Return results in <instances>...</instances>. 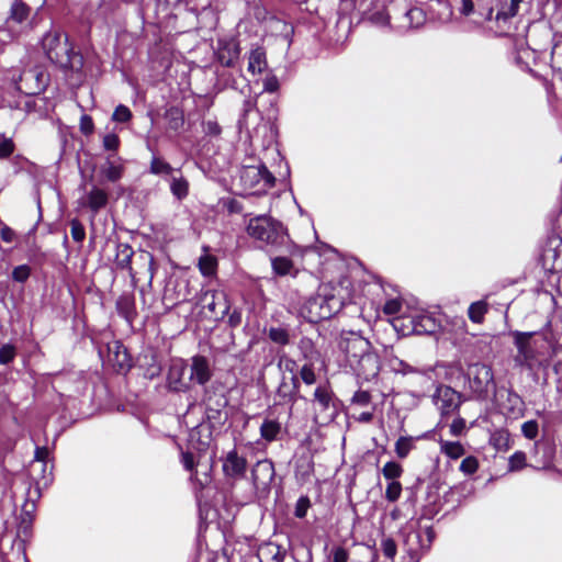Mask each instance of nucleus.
I'll return each instance as SVG.
<instances>
[{
  "label": "nucleus",
  "instance_id": "nucleus-9",
  "mask_svg": "<svg viewBox=\"0 0 562 562\" xmlns=\"http://www.w3.org/2000/svg\"><path fill=\"white\" fill-rule=\"evenodd\" d=\"M426 542L423 539V535L419 531H408L405 535L404 548L407 553L406 562H419L424 552L427 551L434 539L435 531L432 527L425 529Z\"/></svg>",
  "mask_w": 562,
  "mask_h": 562
},
{
  "label": "nucleus",
  "instance_id": "nucleus-39",
  "mask_svg": "<svg viewBox=\"0 0 562 562\" xmlns=\"http://www.w3.org/2000/svg\"><path fill=\"white\" fill-rule=\"evenodd\" d=\"M116 310L128 323H132L136 316L135 302L130 296H121L116 302Z\"/></svg>",
  "mask_w": 562,
  "mask_h": 562
},
{
  "label": "nucleus",
  "instance_id": "nucleus-10",
  "mask_svg": "<svg viewBox=\"0 0 562 562\" xmlns=\"http://www.w3.org/2000/svg\"><path fill=\"white\" fill-rule=\"evenodd\" d=\"M15 89L26 95L42 93L47 87V76L37 68L24 70L19 79L13 78Z\"/></svg>",
  "mask_w": 562,
  "mask_h": 562
},
{
  "label": "nucleus",
  "instance_id": "nucleus-21",
  "mask_svg": "<svg viewBox=\"0 0 562 562\" xmlns=\"http://www.w3.org/2000/svg\"><path fill=\"white\" fill-rule=\"evenodd\" d=\"M222 468L225 476L236 480L243 479L247 471V460L233 449L223 459Z\"/></svg>",
  "mask_w": 562,
  "mask_h": 562
},
{
  "label": "nucleus",
  "instance_id": "nucleus-40",
  "mask_svg": "<svg viewBox=\"0 0 562 562\" xmlns=\"http://www.w3.org/2000/svg\"><path fill=\"white\" fill-rule=\"evenodd\" d=\"M488 311V304L484 300H480L470 304L468 308L469 319L474 324H482L484 316Z\"/></svg>",
  "mask_w": 562,
  "mask_h": 562
},
{
  "label": "nucleus",
  "instance_id": "nucleus-27",
  "mask_svg": "<svg viewBox=\"0 0 562 562\" xmlns=\"http://www.w3.org/2000/svg\"><path fill=\"white\" fill-rule=\"evenodd\" d=\"M257 555L260 562H283L285 550L274 542H265L259 547Z\"/></svg>",
  "mask_w": 562,
  "mask_h": 562
},
{
  "label": "nucleus",
  "instance_id": "nucleus-57",
  "mask_svg": "<svg viewBox=\"0 0 562 562\" xmlns=\"http://www.w3.org/2000/svg\"><path fill=\"white\" fill-rule=\"evenodd\" d=\"M202 131L206 136L217 137L222 133V127L216 120H204L202 122Z\"/></svg>",
  "mask_w": 562,
  "mask_h": 562
},
{
  "label": "nucleus",
  "instance_id": "nucleus-58",
  "mask_svg": "<svg viewBox=\"0 0 562 562\" xmlns=\"http://www.w3.org/2000/svg\"><path fill=\"white\" fill-rule=\"evenodd\" d=\"M402 493V484L398 481H391L385 490L386 501L394 503L396 502Z\"/></svg>",
  "mask_w": 562,
  "mask_h": 562
},
{
  "label": "nucleus",
  "instance_id": "nucleus-52",
  "mask_svg": "<svg viewBox=\"0 0 562 562\" xmlns=\"http://www.w3.org/2000/svg\"><path fill=\"white\" fill-rule=\"evenodd\" d=\"M132 116L133 114L130 108L124 104H119L113 111L112 121L116 123H126L131 121Z\"/></svg>",
  "mask_w": 562,
  "mask_h": 562
},
{
  "label": "nucleus",
  "instance_id": "nucleus-59",
  "mask_svg": "<svg viewBox=\"0 0 562 562\" xmlns=\"http://www.w3.org/2000/svg\"><path fill=\"white\" fill-rule=\"evenodd\" d=\"M412 449V441L408 437H400L395 442V452L398 458H406Z\"/></svg>",
  "mask_w": 562,
  "mask_h": 562
},
{
  "label": "nucleus",
  "instance_id": "nucleus-19",
  "mask_svg": "<svg viewBox=\"0 0 562 562\" xmlns=\"http://www.w3.org/2000/svg\"><path fill=\"white\" fill-rule=\"evenodd\" d=\"M216 87L218 90L232 89L244 93V88L248 87V81L240 69L234 71L231 70V68L223 67L222 69L216 70Z\"/></svg>",
  "mask_w": 562,
  "mask_h": 562
},
{
  "label": "nucleus",
  "instance_id": "nucleus-64",
  "mask_svg": "<svg viewBox=\"0 0 562 562\" xmlns=\"http://www.w3.org/2000/svg\"><path fill=\"white\" fill-rule=\"evenodd\" d=\"M331 562H348L349 552L341 546L334 547L330 552Z\"/></svg>",
  "mask_w": 562,
  "mask_h": 562
},
{
  "label": "nucleus",
  "instance_id": "nucleus-60",
  "mask_svg": "<svg viewBox=\"0 0 562 562\" xmlns=\"http://www.w3.org/2000/svg\"><path fill=\"white\" fill-rule=\"evenodd\" d=\"M310 506H311L310 498L307 496H301L296 501L295 508H294V516L300 519L304 518L307 514Z\"/></svg>",
  "mask_w": 562,
  "mask_h": 562
},
{
  "label": "nucleus",
  "instance_id": "nucleus-56",
  "mask_svg": "<svg viewBox=\"0 0 562 562\" xmlns=\"http://www.w3.org/2000/svg\"><path fill=\"white\" fill-rule=\"evenodd\" d=\"M526 467V453L516 451L513 453L508 461L509 471H518Z\"/></svg>",
  "mask_w": 562,
  "mask_h": 562
},
{
  "label": "nucleus",
  "instance_id": "nucleus-12",
  "mask_svg": "<svg viewBox=\"0 0 562 562\" xmlns=\"http://www.w3.org/2000/svg\"><path fill=\"white\" fill-rule=\"evenodd\" d=\"M202 308L209 312L210 318L214 321L223 319L231 310V304L224 291L206 290L201 299Z\"/></svg>",
  "mask_w": 562,
  "mask_h": 562
},
{
  "label": "nucleus",
  "instance_id": "nucleus-44",
  "mask_svg": "<svg viewBox=\"0 0 562 562\" xmlns=\"http://www.w3.org/2000/svg\"><path fill=\"white\" fill-rule=\"evenodd\" d=\"M205 415L211 428L223 425L227 419L225 409L205 407Z\"/></svg>",
  "mask_w": 562,
  "mask_h": 562
},
{
  "label": "nucleus",
  "instance_id": "nucleus-25",
  "mask_svg": "<svg viewBox=\"0 0 562 562\" xmlns=\"http://www.w3.org/2000/svg\"><path fill=\"white\" fill-rule=\"evenodd\" d=\"M125 168L120 157L110 155L100 167L101 176L109 182L115 183L122 179Z\"/></svg>",
  "mask_w": 562,
  "mask_h": 562
},
{
  "label": "nucleus",
  "instance_id": "nucleus-18",
  "mask_svg": "<svg viewBox=\"0 0 562 562\" xmlns=\"http://www.w3.org/2000/svg\"><path fill=\"white\" fill-rule=\"evenodd\" d=\"M356 374L364 381H371L376 378L380 372L379 356L372 350L368 351L360 359H356L353 367H351Z\"/></svg>",
  "mask_w": 562,
  "mask_h": 562
},
{
  "label": "nucleus",
  "instance_id": "nucleus-8",
  "mask_svg": "<svg viewBox=\"0 0 562 562\" xmlns=\"http://www.w3.org/2000/svg\"><path fill=\"white\" fill-rule=\"evenodd\" d=\"M536 334V331L519 330L510 333L514 338V345L517 349V355L514 357L516 366L531 368L533 361L537 360L538 350L536 341L532 340Z\"/></svg>",
  "mask_w": 562,
  "mask_h": 562
},
{
  "label": "nucleus",
  "instance_id": "nucleus-16",
  "mask_svg": "<svg viewBox=\"0 0 562 562\" xmlns=\"http://www.w3.org/2000/svg\"><path fill=\"white\" fill-rule=\"evenodd\" d=\"M339 347L346 353V359L350 367H353L356 359H360L364 353L371 350L370 341L356 334L342 338L339 342Z\"/></svg>",
  "mask_w": 562,
  "mask_h": 562
},
{
  "label": "nucleus",
  "instance_id": "nucleus-54",
  "mask_svg": "<svg viewBox=\"0 0 562 562\" xmlns=\"http://www.w3.org/2000/svg\"><path fill=\"white\" fill-rule=\"evenodd\" d=\"M31 276V268L29 265H20L14 267L11 273V278L13 281L19 283H24Z\"/></svg>",
  "mask_w": 562,
  "mask_h": 562
},
{
  "label": "nucleus",
  "instance_id": "nucleus-7",
  "mask_svg": "<svg viewBox=\"0 0 562 562\" xmlns=\"http://www.w3.org/2000/svg\"><path fill=\"white\" fill-rule=\"evenodd\" d=\"M239 181L245 190L260 193L274 186L276 178L265 164L244 166L239 171Z\"/></svg>",
  "mask_w": 562,
  "mask_h": 562
},
{
  "label": "nucleus",
  "instance_id": "nucleus-28",
  "mask_svg": "<svg viewBox=\"0 0 562 562\" xmlns=\"http://www.w3.org/2000/svg\"><path fill=\"white\" fill-rule=\"evenodd\" d=\"M108 202V193L103 189L92 187V189L87 193L85 205L90 209L93 218L101 209L106 206Z\"/></svg>",
  "mask_w": 562,
  "mask_h": 562
},
{
  "label": "nucleus",
  "instance_id": "nucleus-24",
  "mask_svg": "<svg viewBox=\"0 0 562 562\" xmlns=\"http://www.w3.org/2000/svg\"><path fill=\"white\" fill-rule=\"evenodd\" d=\"M371 7L363 10L362 19L376 26H386L390 23V16L386 13L385 4L380 0H372Z\"/></svg>",
  "mask_w": 562,
  "mask_h": 562
},
{
  "label": "nucleus",
  "instance_id": "nucleus-43",
  "mask_svg": "<svg viewBox=\"0 0 562 562\" xmlns=\"http://www.w3.org/2000/svg\"><path fill=\"white\" fill-rule=\"evenodd\" d=\"M257 112V100L255 98H247L244 100L241 113L238 120L239 128L248 127V117L251 113Z\"/></svg>",
  "mask_w": 562,
  "mask_h": 562
},
{
  "label": "nucleus",
  "instance_id": "nucleus-55",
  "mask_svg": "<svg viewBox=\"0 0 562 562\" xmlns=\"http://www.w3.org/2000/svg\"><path fill=\"white\" fill-rule=\"evenodd\" d=\"M459 469L463 474L472 475L479 469V460L473 456H469L461 461Z\"/></svg>",
  "mask_w": 562,
  "mask_h": 562
},
{
  "label": "nucleus",
  "instance_id": "nucleus-22",
  "mask_svg": "<svg viewBox=\"0 0 562 562\" xmlns=\"http://www.w3.org/2000/svg\"><path fill=\"white\" fill-rule=\"evenodd\" d=\"M412 331L416 335H431L440 327L436 317L426 312H416L408 317Z\"/></svg>",
  "mask_w": 562,
  "mask_h": 562
},
{
  "label": "nucleus",
  "instance_id": "nucleus-30",
  "mask_svg": "<svg viewBox=\"0 0 562 562\" xmlns=\"http://www.w3.org/2000/svg\"><path fill=\"white\" fill-rule=\"evenodd\" d=\"M179 168H173L165 158L153 155L149 164V173L168 180Z\"/></svg>",
  "mask_w": 562,
  "mask_h": 562
},
{
  "label": "nucleus",
  "instance_id": "nucleus-26",
  "mask_svg": "<svg viewBox=\"0 0 562 562\" xmlns=\"http://www.w3.org/2000/svg\"><path fill=\"white\" fill-rule=\"evenodd\" d=\"M521 2L522 0L499 1L495 22L501 26L508 25L510 20L518 14Z\"/></svg>",
  "mask_w": 562,
  "mask_h": 562
},
{
  "label": "nucleus",
  "instance_id": "nucleus-6",
  "mask_svg": "<svg viewBox=\"0 0 562 562\" xmlns=\"http://www.w3.org/2000/svg\"><path fill=\"white\" fill-rule=\"evenodd\" d=\"M345 302H341L334 294H328L324 291L308 297L304 304V311L311 323H317L329 319L341 310Z\"/></svg>",
  "mask_w": 562,
  "mask_h": 562
},
{
  "label": "nucleus",
  "instance_id": "nucleus-1",
  "mask_svg": "<svg viewBox=\"0 0 562 562\" xmlns=\"http://www.w3.org/2000/svg\"><path fill=\"white\" fill-rule=\"evenodd\" d=\"M247 234L268 251L293 255L297 246L290 239L288 229L269 215H257L248 221Z\"/></svg>",
  "mask_w": 562,
  "mask_h": 562
},
{
  "label": "nucleus",
  "instance_id": "nucleus-46",
  "mask_svg": "<svg viewBox=\"0 0 562 562\" xmlns=\"http://www.w3.org/2000/svg\"><path fill=\"white\" fill-rule=\"evenodd\" d=\"M299 349L301 350L302 357L305 360V362H314V360L318 358V352L314 348L312 340L308 338H302L300 340Z\"/></svg>",
  "mask_w": 562,
  "mask_h": 562
},
{
  "label": "nucleus",
  "instance_id": "nucleus-35",
  "mask_svg": "<svg viewBox=\"0 0 562 562\" xmlns=\"http://www.w3.org/2000/svg\"><path fill=\"white\" fill-rule=\"evenodd\" d=\"M204 254L199 258V270L203 277H213L217 271V258L207 252L209 247H203Z\"/></svg>",
  "mask_w": 562,
  "mask_h": 562
},
{
  "label": "nucleus",
  "instance_id": "nucleus-14",
  "mask_svg": "<svg viewBox=\"0 0 562 562\" xmlns=\"http://www.w3.org/2000/svg\"><path fill=\"white\" fill-rule=\"evenodd\" d=\"M276 476L274 465L271 460L263 459L257 461L251 469L252 485L259 496H267L271 488V483Z\"/></svg>",
  "mask_w": 562,
  "mask_h": 562
},
{
  "label": "nucleus",
  "instance_id": "nucleus-62",
  "mask_svg": "<svg viewBox=\"0 0 562 562\" xmlns=\"http://www.w3.org/2000/svg\"><path fill=\"white\" fill-rule=\"evenodd\" d=\"M115 362L119 366V368H121V369L131 368L126 349L119 342H116Z\"/></svg>",
  "mask_w": 562,
  "mask_h": 562
},
{
  "label": "nucleus",
  "instance_id": "nucleus-2",
  "mask_svg": "<svg viewBox=\"0 0 562 562\" xmlns=\"http://www.w3.org/2000/svg\"><path fill=\"white\" fill-rule=\"evenodd\" d=\"M42 47L47 58L66 74L82 75L83 56L74 49L68 35L60 29L47 31L42 37Z\"/></svg>",
  "mask_w": 562,
  "mask_h": 562
},
{
  "label": "nucleus",
  "instance_id": "nucleus-20",
  "mask_svg": "<svg viewBox=\"0 0 562 562\" xmlns=\"http://www.w3.org/2000/svg\"><path fill=\"white\" fill-rule=\"evenodd\" d=\"M187 364L183 360L173 361L167 374V387L171 392H187L190 389V381L184 380Z\"/></svg>",
  "mask_w": 562,
  "mask_h": 562
},
{
  "label": "nucleus",
  "instance_id": "nucleus-45",
  "mask_svg": "<svg viewBox=\"0 0 562 562\" xmlns=\"http://www.w3.org/2000/svg\"><path fill=\"white\" fill-rule=\"evenodd\" d=\"M387 366L395 373H402L404 375L408 374V373L417 372L415 367L408 364L407 362H405L404 360L398 359L395 356L389 358Z\"/></svg>",
  "mask_w": 562,
  "mask_h": 562
},
{
  "label": "nucleus",
  "instance_id": "nucleus-51",
  "mask_svg": "<svg viewBox=\"0 0 562 562\" xmlns=\"http://www.w3.org/2000/svg\"><path fill=\"white\" fill-rule=\"evenodd\" d=\"M381 550L385 558L393 561L397 553L396 542L391 537H383V539L381 540Z\"/></svg>",
  "mask_w": 562,
  "mask_h": 562
},
{
  "label": "nucleus",
  "instance_id": "nucleus-42",
  "mask_svg": "<svg viewBox=\"0 0 562 562\" xmlns=\"http://www.w3.org/2000/svg\"><path fill=\"white\" fill-rule=\"evenodd\" d=\"M271 266L273 272L280 277L290 274L293 269V262L286 256H276L271 258Z\"/></svg>",
  "mask_w": 562,
  "mask_h": 562
},
{
  "label": "nucleus",
  "instance_id": "nucleus-11",
  "mask_svg": "<svg viewBox=\"0 0 562 562\" xmlns=\"http://www.w3.org/2000/svg\"><path fill=\"white\" fill-rule=\"evenodd\" d=\"M318 416L326 423L333 422L337 414V403L328 384H319L314 391V398Z\"/></svg>",
  "mask_w": 562,
  "mask_h": 562
},
{
  "label": "nucleus",
  "instance_id": "nucleus-17",
  "mask_svg": "<svg viewBox=\"0 0 562 562\" xmlns=\"http://www.w3.org/2000/svg\"><path fill=\"white\" fill-rule=\"evenodd\" d=\"M239 43L234 37H224L217 41L216 58L222 67L234 68L239 59Z\"/></svg>",
  "mask_w": 562,
  "mask_h": 562
},
{
  "label": "nucleus",
  "instance_id": "nucleus-29",
  "mask_svg": "<svg viewBox=\"0 0 562 562\" xmlns=\"http://www.w3.org/2000/svg\"><path fill=\"white\" fill-rule=\"evenodd\" d=\"M167 181L171 194L179 201L186 199L189 194V181L183 177L181 169H178Z\"/></svg>",
  "mask_w": 562,
  "mask_h": 562
},
{
  "label": "nucleus",
  "instance_id": "nucleus-49",
  "mask_svg": "<svg viewBox=\"0 0 562 562\" xmlns=\"http://www.w3.org/2000/svg\"><path fill=\"white\" fill-rule=\"evenodd\" d=\"M403 473V469L400 463L395 461H389L382 469V474L386 480L396 481Z\"/></svg>",
  "mask_w": 562,
  "mask_h": 562
},
{
  "label": "nucleus",
  "instance_id": "nucleus-48",
  "mask_svg": "<svg viewBox=\"0 0 562 562\" xmlns=\"http://www.w3.org/2000/svg\"><path fill=\"white\" fill-rule=\"evenodd\" d=\"M300 379L306 385H313L316 383V373L314 370V362H305L300 370Z\"/></svg>",
  "mask_w": 562,
  "mask_h": 562
},
{
  "label": "nucleus",
  "instance_id": "nucleus-61",
  "mask_svg": "<svg viewBox=\"0 0 562 562\" xmlns=\"http://www.w3.org/2000/svg\"><path fill=\"white\" fill-rule=\"evenodd\" d=\"M15 348L10 344L0 347V364H9L15 357Z\"/></svg>",
  "mask_w": 562,
  "mask_h": 562
},
{
  "label": "nucleus",
  "instance_id": "nucleus-50",
  "mask_svg": "<svg viewBox=\"0 0 562 562\" xmlns=\"http://www.w3.org/2000/svg\"><path fill=\"white\" fill-rule=\"evenodd\" d=\"M70 234L71 238L76 243H82L86 238V228L83 224L78 218H72L70 221Z\"/></svg>",
  "mask_w": 562,
  "mask_h": 562
},
{
  "label": "nucleus",
  "instance_id": "nucleus-13",
  "mask_svg": "<svg viewBox=\"0 0 562 562\" xmlns=\"http://www.w3.org/2000/svg\"><path fill=\"white\" fill-rule=\"evenodd\" d=\"M501 408L508 415L514 417H522L526 409V404L522 397L516 393L512 387L504 385L495 389L492 394Z\"/></svg>",
  "mask_w": 562,
  "mask_h": 562
},
{
  "label": "nucleus",
  "instance_id": "nucleus-3",
  "mask_svg": "<svg viewBox=\"0 0 562 562\" xmlns=\"http://www.w3.org/2000/svg\"><path fill=\"white\" fill-rule=\"evenodd\" d=\"M35 14L32 8L23 0H12L8 16L0 27V40L3 42L13 41L21 35L27 34L34 25Z\"/></svg>",
  "mask_w": 562,
  "mask_h": 562
},
{
  "label": "nucleus",
  "instance_id": "nucleus-34",
  "mask_svg": "<svg viewBox=\"0 0 562 562\" xmlns=\"http://www.w3.org/2000/svg\"><path fill=\"white\" fill-rule=\"evenodd\" d=\"M276 397L278 398V404H291V406H293L297 400L303 398L301 395L294 393L284 375L277 387Z\"/></svg>",
  "mask_w": 562,
  "mask_h": 562
},
{
  "label": "nucleus",
  "instance_id": "nucleus-41",
  "mask_svg": "<svg viewBox=\"0 0 562 562\" xmlns=\"http://www.w3.org/2000/svg\"><path fill=\"white\" fill-rule=\"evenodd\" d=\"M204 404L205 407H213L216 409H225L228 405V400L223 393H216L210 389L204 391Z\"/></svg>",
  "mask_w": 562,
  "mask_h": 562
},
{
  "label": "nucleus",
  "instance_id": "nucleus-31",
  "mask_svg": "<svg viewBox=\"0 0 562 562\" xmlns=\"http://www.w3.org/2000/svg\"><path fill=\"white\" fill-rule=\"evenodd\" d=\"M265 333L269 340L279 347H285L291 342L290 329L286 326H269Z\"/></svg>",
  "mask_w": 562,
  "mask_h": 562
},
{
  "label": "nucleus",
  "instance_id": "nucleus-33",
  "mask_svg": "<svg viewBox=\"0 0 562 562\" xmlns=\"http://www.w3.org/2000/svg\"><path fill=\"white\" fill-rule=\"evenodd\" d=\"M165 120L169 131L180 133L184 126V113L178 106H170L165 112Z\"/></svg>",
  "mask_w": 562,
  "mask_h": 562
},
{
  "label": "nucleus",
  "instance_id": "nucleus-15",
  "mask_svg": "<svg viewBox=\"0 0 562 562\" xmlns=\"http://www.w3.org/2000/svg\"><path fill=\"white\" fill-rule=\"evenodd\" d=\"M434 402L442 415H450L459 409L462 395L448 385H439L434 394Z\"/></svg>",
  "mask_w": 562,
  "mask_h": 562
},
{
  "label": "nucleus",
  "instance_id": "nucleus-36",
  "mask_svg": "<svg viewBox=\"0 0 562 562\" xmlns=\"http://www.w3.org/2000/svg\"><path fill=\"white\" fill-rule=\"evenodd\" d=\"M490 443L497 451H507L512 447V436L508 429L499 428L494 430L490 437Z\"/></svg>",
  "mask_w": 562,
  "mask_h": 562
},
{
  "label": "nucleus",
  "instance_id": "nucleus-37",
  "mask_svg": "<svg viewBox=\"0 0 562 562\" xmlns=\"http://www.w3.org/2000/svg\"><path fill=\"white\" fill-rule=\"evenodd\" d=\"M282 427L281 424L276 419H263L260 426V436L263 440L271 442L279 438Z\"/></svg>",
  "mask_w": 562,
  "mask_h": 562
},
{
  "label": "nucleus",
  "instance_id": "nucleus-23",
  "mask_svg": "<svg viewBox=\"0 0 562 562\" xmlns=\"http://www.w3.org/2000/svg\"><path fill=\"white\" fill-rule=\"evenodd\" d=\"M211 376L212 370L209 359L201 355L193 356L190 363L189 381L204 385L210 381Z\"/></svg>",
  "mask_w": 562,
  "mask_h": 562
},
{
  "label": "nucleus",
  "instance_id": "nucleus-5",
  "mask_svg": "<svg viewBox=\"0 0 562 562\" xmlns=\"http://www.w3.org/2000/svg\"><path fill=\"white\" fill-rule=\"evenodd\" d=\"M469 387L476 400L485 401L495 391L496 383L492 368L485 363H472L468 367Z\"/></svg>",
  "mask_w": 562,
  "mask_h": 562
},
{
  "label": "nucleus",
  "instance_id": "nucleus-38",
  "mask_svg": "<svg viewBox=\"0 0 562 562\" xmlns=\"http://www.w3.org/2000/svg\"><path fill=\"white\" fill-rule=\"evenodd\" d=\"M212 430L210 426L199 425L194 427L190 432V441H196L199 443V449H206L211 442Z\"/></svg>",
  "mask_w": 562,
  "mask_h": 562
},
{
  "label": "nucleus",
  "instance_id": "nucleus-32",
  "mask_svg": "<svg viewBox=\"0 0 562 562\" xmlns=\"http://www.w3.org/2000/svg\"><path fill=\"white\" fill-rule=\"evenodd\" d=\"M267 68L266 50L262 47H256L250 50L248 57L247 70L252 75L261 74Z\"/></svg>",
  "mask_w": 562,
  "mask_h": 562
},
{
  "label": "nucleus",
  "instance_id": "nucleus-4",
  "mask_svg": "<svg viewBox=\"0 0 562 562\" xmlns=\"http://www.w3.org/2000/svg\"><path fill=\"white\" fill-rule=\"evenodd\" d=\"M134 254L132 246L126 243H117L115 256L116 267L121 270H127L132 279H135L137 273L145 274L147 277L148 286H151L153 279L157 270L154 256L149 251L140 250L137 255V261L142 265L144 271H134L132 268Z\"/></svg>",
  "mask_w": 562,
  "mask_h": 562
},
{
  "label": "nucleus",
  "instance_id": "nucleus-53",
  "mask_svg": "<svg viewBox=\"0 0 562 562\" xmlns=\"http://www.w3.org/2000/svg\"><path fill=\"white\" fill-rule=\"evenodd\" d=\"M521 434L525 438L529 440H533L538 437L539 434V425L538 422L535 419H530L525 422L521 425Z\"/></svg>",
  "mask_w": 562,
  "mask_h": 562
},
{
  "label": "nucleus",
  "instance_id": "nucleus-47",
  "mask_svg": "<svg viewBox=\"0 0 562 562\" xmlns=\"http://www.w3.org/2000/svg\"><path fill=\"white\" fill-rule=\"evenodd\" d=\"M441 449L450 459H459L464 454V448L459 441H445Z\"/></svg>",
  "mask_w": 562,
  "mask_h": 562
},
{
  "label": "nucleus",
  "instance_id": "nucleus-63",
  "mask_svg": "<svg viewBox=\"0 0 562 562\" xmlns=\"http://www.w3.org/2000/svg\"><path fill=\"white\" fill-rule=\"evenodd\" d=\"M102 146L105 150L116 151L120 147V138L114 133H109L102 138Z\"/></svg>",
  "mask_w": 562,
  "mask_h": 562
}]
</instances>
